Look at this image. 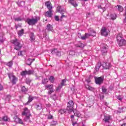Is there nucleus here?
<instances>
[{
	"label": "nucleus",
	"instance_id": "32",
	"mask_svg": "<svg viewBox=\"0 0 126 126\" xmlns=\"http://www.w3.org/2000/svg\"><path fill=\"white\" fill-rule=\"evenodd\" d=\"M90 33L92 34V36H96V32L94 30H90Z\"/></svg>",
	"mask_w": 126,
	"mask_h": 126
},
{
	"label": "nucleus",
	"instance_id": "45",
	"mask_svg": "<svg viewBox=\"0 0 126 126\" xmlns=\"http://www.w3.org/2000/svg\"><path fill=\"white\" fill-rule=\"evenodd\" d=\"M69 55L71 56H74V55H75V52H74L73 51H70L69 52Z\"/></svg>",
	"mask_w": 126,
	"mask_h": 126
},
{
	"label": "nucleus",
	"instance_id": "43",
	"mask_svg": "<svg viewBox=\"0 0 126 126\" xmlns=\"http://www.w3.org/2000/svg\"><path fill=\"white\" fill-rule=\"evenodd\" d=\"M117 99L118 100H119V101H122V100L124 99V96L122 97V96L119 95L118 96H117Z\"/></svg>",
	"mask_w": 126,
	"mask_h": 126
},
{
	"label": "nucleus",
	"instance_id": "60",
	"mask_svg": "<svg viewBox=\"0 0 126 126\" xmlns=\"http://www.w3.org/2000/svg\"><path fill=\"white\" fill-rule=\"evenodd\" d=\"M1 54V49H0V55Z\"/></svg>",
	"mask_w": 126,
	"mask_h": 126
},
{
	"label": "nucleus",
	"instance_id": "46",
	"mask_svg": "<svg viewBox=\"0 0 126 126\" xmlns=\"http://www.w3.org/2000/svg\"><path fill=\"white\" fill-rule=\"evenodd\" d=\"M6 65L8 66H12V62H9L8 63H7L6 64Z\"/></svg>",
	"mask_w": 126,
	"mask_h": 126
},
{
	"label": "nucleus",
	"instance_id": "64",
	"mask_svg": "<svg viewBox=\"0 0 126 126\" xmlns=\"http://www.w3.org/2000/svg\"><path fill=\"white\" fill-rule=\"evenodd\" d=\"M120 110H123V108H119Z\"/></svg>",
	"mask_w": 126,
	"mask_h": 126
},
{
	"label": "nucleus",
	"instance_id": "61",
	"mask_svg": "<svg viewBox=\"0 0 126 126\" xmlns=\"http://www.w3.org/2000/svg\"><path fill=\"white\" fill-rule=\"evenodd\" d=\"M90 14H91L90 13H88V15H90Z\"/></svg>",
	"mask_w": 126,
	"mask_h": 126
},
{
	"label": "nucleus",
	"instance_id": "40",
	"mask_svg": "<svg viewBox=\"0 0 126 126\" xmlns=\"http://www.w3.org/2000/svg\"><path fill=\"white\" fill-rule=\"evenodd\" d=\"M28 91V90L25 86L22 87V92H26Z\"/></svg>",
	"mask_w": 126,
	"mask_h": 126
},
{
	"label": "nucleus",
	"instance_id": "26",
	"mask_svg": "<svg viewBox=\"0 0 126 126\" xmlns=\"http://www.w3.org/2000/svg\"><path fill=\"white\" fill-rule=\"evenodd\" d=\"M33 100H34V97H33L32 96H29V100H28V102L25 104V105H28V104H29L30 103H31V102H32V101H33Z\"/></svg>",
	"mask_w": 126,
	"mask_h": 126
},
{
	"label": "nucleus",
	"instance_id": "28",
	"mask_svg": "<svg viewBox=\"0 0 126 126\" xmlns=\"http://www.w3.org/2000/svg\"><path fill=\"white\" fill-rule=\"evenodd\" d=\"M116 7H118V10H119V11H120V12H123V11H124V8H123L122 6L118 5L116 6Z\"/></svg>",
	"mask_w": 126,
	"mask_h": 126
},
{
	"label": "nucleus",
	"instance_id": "17",
	"mask_svg": "<svg viewBox=\"0 0 126 126\" xmlns=\"http://www.w3.org/2000/svg\"><path fill=\"white\" fill-rule=\"evenodd\" d=\"M14 121L15 123H17V124H20V125H23V122L22 121V120L17 117H16L15 118Z\"/></svg>",
	"mask_w": 126,
	"mask_h": 126
},
{
	"label": "nucleus",
	"instance_id": "52",
	"mask_svg": "<svg viewBox=\"0 0 126 126\" xmlns=\"http://www.w3.org/2000/svg\"><path fill=\"white\" fill-rule=\"evenodd\" d=\"M64 17H66V16L64 15H62L61 18L62 19H63V18H64Z\"/></svg>",
	"mask_w": 126,
	"mask_h": 126
},
{
	"label": "nucleus",
	"instance_id": "47",
	"mask_svg": "<svg viewBox=\"0 0 126 126\" xmlns=\"http://www.w3.org/2000/svg\"><path fill=\"white\" fill-rule=\"evenodd\" d=\"M74 116H75V117H79V116H80V114L79 113V112H76L74 113Z\"/></svg>",
	"mask_w": 126,
	"mask_h": 126
},
{
	"label": "nucleus",
	"instance_id": "36",
	"mask_svg": "<svg viewBox=\"0 0 126 126\" xmlns=\"http://www.w3.org/2000/svg\"><path fill=\"white\" fill-rule=\"evenodd\" d=\"M66 82V80L63 79V80H62L61 84H60L59 85L63 87V86H64V83H65Z\"/></svg>",
	"mask_w": 126,
	"mask_h": 126
},
{
	"label": "nucleus",
	"instance_id": "22",
	"mask_svg": "<svg viewBox=\"0 0 126 126\" xmlns=\"http://www.w3.org/2000/svg\"><path fill=\"white\" fill-rule=\"evenodd\" d=\"M57 12H60L61 13V14H63V8H62V6H58L57 7Z\"/></svg>",
	"mask_w": 126,
	"mask_h": 126
},
{
	"label": "nucleus",
	"instance_id": "25",
	"mask_svg": "<svg viewBox=\"0 0 126 126\" xmlns=\"http://www.w3.org/2000/svg\"><path fill=\"white\" fill-rule=\"evenodd\" d=\"M23 34H24V29H22V30L19 31L18 32V34L19 36V37H21V36H22V35H23Z\"/></svg>",
	"mask_w": 126,
	"mask_h": 126
},
{
	"label": "nucleus",
	"instance_id": "27",
	"mask_svg": "<svg viewBox=\"0 0 126 126\" xmlns=\"http://www.w3.org/2000/svg\"><path fill=\"white\" fill-rule=\"evenodd\" d=\"M35 61V59H29L28 62H30V63H27V65H31L32 63Z\"/></svg>",
	"mask_w": 126,
	"mask_h": 126
},
{
	"label": "nucleus",
	"instance_id": "34",
	"mask_svg": "<svg viewBox=\"0 0 126 126\" xmlns=\"http://www.w3.org/2000/svg\"><path fill=\"white\" fill-rule=\"evenodd\" d=\"M110 17L112 20H115L117 18V15L116 14H112L110 15Z\"/></svg>",
	"mask_w": 126,
	"mask_h": 126
},
{
	"label": "nucleus",
	"instance_id": "4",
	"mask_svg": "<svg viewBox=\"0 0 126 126\" xmlns=\"http://www.w3.org/2000/svg\"><path fill=\"white\" fill-rule=\"evenodd\" d=\"M73 106H74V103H73L72 100H70L69 102H68L66 108L68 113H71L73 112Z\"/></svg>",
	"mask_w": 126,
	"mask_h": 126
},
{
	"label": "nucleus",
	"instance_id": "44",
	"mask_svg": "<svg viewBox=\"0 0 126 126\" xmlns=\"http://www.w3.org/2000/svg\"><path fill=\"white\" fill-rule=\"evenodd\" d=\"M15 21H21L22 20V19L21 18H16L14 19Z\"/></svg>",
	"mask_w": 126,
	"mask_h": 126
},
{
	"label": "nucleus",
	"instance_id": "31",
	"mask_svg": "<svg viewBox=\"0 0 126 126\" xmlns=\"http://www.w3.org/2000/svg\"><path fill=\"white\" fill-rule=\"evenodd\" d=\"M48 82H49V79L47 78L44 79L42 81V84L46 85L47 83H48Z\"/></svg>",
	"mask_w": 126,
	"mask_h": 126
},
{
	"label": "nucleus",
	"instance_id": "23",
	"mask_svg": "<svg viewBox=\"0 0 126 126\" xmlns=\"http://www.w3.org/2000/svg\"><path fill=\"white\" fill-rule=\"evenodd\" d=\"M85 87L86 89H88V90H89L90 91H94V88L90 87L88 85H85Z\"/></svg>",
	"mask_w": 126,
	"mask_h": 126
},
{
	"label": "nucleus",
	"instance_id": "42",
	"mask_svg": "<svg viewBox=\"0 0 126 126\" xmlns=\"http://www.w3.org/2000/svg\"><path fill=\"white\" fill-rule=\"evenodd\" d=\"M62 88H63V87H61V86H60V85H59L58 87H57L56 88V91H60V90H61V89H62Z\"/></svg>",
	"mask_w": 126,
	"mask_h": 126
},
{
	"label": "nucleus",
	"instance_id": "18",
	"mask_svg": "<svg viewBox=\"0 0 126 126\" xmlns=\"http://www.w3.org/2000/svg\"><path fill=\"white\" fill-rule=\"evenodd\" d=\"M73 1H74V0H68V2H69V3L71 4V5H73V6H74V7H77V6H78V4L76 3V2L74 3L73 2Z\"/></svg>",
	"mask_w": 126,
	"mask_h": 126
},
{
	"label": "nucleus",
	"instance_id": "56",
	"mask_svg": "<svg viewBox=\"0 0 126 126\" xmlns=\"http://www.w3.org/2000/svg\"><path fill=\"white\" fill-rule=\"evenodd\" d=\"M56 125H57V123H56L55 124H52L51 126H56Z\"/></svg>",
	"mask_w": 126,
	"mask_h": 126
},
{
	"label": "nucleus",
	"instance_id": "59",
	"mask_svg": "<svg viewBox=\"0 0 126 126\" xmlns=\"http://www.w3.org/2000/svg\"><path fill=\"white\" fill-rule=\"evenodd\" d=\"M27 63H30V61H28H28H27Z\"/></svg>",
	"mask_w": 126,
	"mask_h": 126
},
{
	"label": "nucleus",
	"instance_id": "63",
	"mask_svg": "<svg viewBox=\"0 0 126 126\" xmlns=\"http://www.w3.org/2000/svg\"><path fill=\"white\" fill-rule=\"evenodd\" d=\"M16 29H17V28H18V27L17 26H16Z\"/></svg>",
	"mask_w": 126,
	"mask_h": 126
},
{
	"label": "nucleus",
	"instance_id": "41",
	"mask_svg": "<svg viewBox=\"0 0 126 126\" xmlns=\"http://www.w3.org/2000/svg\"><path fill=\"white\" fill-rule=\"evenodd\" d=\"M102 91L103 93H106V92H107V89H106V87L103 86L102 87Z\"/></svg>",
	"mask_w": 126,
	"mask_h": 126
},
{
	"label": "nucleus",
	"instance_id": "54",
	"mask_svg": "<svg viewBox=\"0 0 126 126\" xmlns=\"http://www.w3.org/2000/svg\"><path fill=\"white\" fill-rule=\"evenodd\" d=\"M121 126H126V123L123 124Z\"/></svg>",
	"mask_w": 126,
	"mask_h": 126
},
{
	"label": "nucleus",
	"instance_id": "48",
	"mask_svg": "<svg viewBox=\"0 0 126 126\" xmlns=\"http://www.w3.org/2000/svg\"><path fill=\"white\" fill-rule=\"evenodd\" d=\"M55 19L56 21H59V20H60V19L59 18V16H55Z\"/></svg>",
	"mask_w": 126,
	"mask_h": 126
},
{
	"label": "nucleus",
	"instance_id": "14",
	"mask_svg": "<svg viewBox=\"0 0 126 126\" xmlns=\"http://www.w3.org/2000/svg\"><path fill=\"white\" fill-rule=\"evenodd\" d=\"M119 46L122 47L123 46H126V40L125 39H121L118 42Z\"/></svg>",
	"mask_w": 126,
	"mask_h": 126
},
{
	"label": "nucleus",
	"instance_id": "10",
	"mask_svg": "<svg viewBox=\"0 0 126 126\" xmlns=\"http://www.w3.org/2000/svg\"><path fill=\"white\" fill-rule=\"evenodd\" d=\"M22 115V116H27V115H30V110H29L27 107L24 108L23 109V111Z\"/></svg>",
	"mask_w": 126,
	"mask_h": 126
},
{
	"label": "nucleus",
	"instance_id": "2",
	"mask_svg": "<svg viewBox=\"0 0 126 126\" xmlns=\"http://www.w3.org/2000/svg\"><path fill=\"white\" fill-rule=\"evenodd\" d=\"M11 43L14 45V50H16L17 51H19L20 49L22 48V45L17 39L15 38L11 40Z\"/></svg>",
	"mask_w": 126,
	"mask_h": 126
},
{
	"label": "nucleus",
	"instance_id": "30",
	"mask_svg": "<svg viewBox=\"0 0 126 126\" xmlns=\"http://www.w3.org/2000/svg\"><path fill=\"white\" fill-rule=\"evenodd\" d=\"M101 62H98L96 65V66H95V68H96V70H99V68L101 67Z\"/></svg>",
	"mask_w": 126,
	"mask_h": 126
},
{
	"label": "nucleus",
	"instance_id": "39",
	"mask_svg": "<svg viewBox=\"0 0 126 126\" xmlns=\"http://www.w3.org/2000/svg\"><path fill=\"white\" fill-rule=\"evenodd\" d=\"M21 75H22V76H25L26 75H27L26 70L22 71L21 72Z\"/></svg>",
	"mask_w": 126,
	"mask_h": 126
},
{
	"label": "nucleus",
	"instance_id": "24",
	"mask_svg": "<svg viewBox=\"0 0 126 126\" xmlns=\"http://www.w3.org/2000/svg\"><path fill=\"white\" fill-rule=\"evenodd\" d=\"M30 116H31V114H29V116L26 115V118L24 119L25 122H31V120H30Z\"/></svg>",
	"mask_w": 126,
	"mask_h": 126
},
{
	"label": "nucleus",
	"instance_id": "1",
	"mask_svg": "<svg viewBox=\"0 0 126 126\" xmlns=\"http://www.w3.org/2000/svg\"><path fill=\"white\" fill-rule=\"evenodd\" d=\"M39 20H40V17H35V18H28L26 20V22H27L29 25L32 26L33 25H35L36 23H38Z\"/></svg>",
	"mask_w": 126,
	"mask_h": 126
},
{
	"label": "nucleus",
	"instance_id": "38",
	"mask_svg": "<svg viewBox=\"0 0 126 126\" xmlns=\"http://www.w3.org/2000/svg\"><path fill=\"white\" fill-rule=\"evenodd\" d=\"M59 113H60V114L61 115H63V114H65V113H66V110L65 109H61L59 111Z\"/></svg>",
	"mask_w": 126,
	"mask_h": 126
},
{
	"label": "nucleus",
	"instance_id": "33",
	"mask_svg": "<svg viewBox=\"0 0 126 126\" xmlns=\"http://www.w3.org/2000/svg\"><path fill=\"white\" fill-rule=\"evenodd\" d=\"M36 110H42V104H37L36 105Z\"/></svg>",
	"mask_w": 126,
	"mask_h": 126
},
{
	"label": "nucleus",
	"instance_id": "12",
	"mask_svg": "<svg viewBox=\"0 0 126 126\" xmlns=\"http://www.w3.org/2000/svg\"><path fill=\"white\" fill-rule=\"evenodd\" d=\"M79 36H81V39L82 40H86V39H87V38H89L90 36H92L91 33H85V35L82 36L81 33L78 34Z\"/></svg>",
	"mask_w": 126,
	"mask_h": 126
},
{
	"label": "nucleus",
	"instance_id": "37",
	"mask_svg": "<svg viewBox=\"0 0 126 126\" xmlns=\"http://www.w3.org/2000/svg\"><path fill=\"white\" fill-rule=\"evenodd\" d=\"M49 81L51 83H54V82H55V77L50 76L49 78Z\"/></svg>",
	"mask_w": 126,
	"mask_h": 126
},
{
	"label": "nucleus",
	"instance_id": "29",
	"mask_svg": "<svg viewBox=\"0 0 126 126\" xmlns=\"http://www.w3.org/2000/svg\"><path fill=\"white\" fill-rule=\"evenodd\" d=\"M27 75H31V74H34V71L29 70L28 71L26 70Z\"/></svg>",
	"mask_w": 126,
	"mask_h": 126
},
{
	"label": "nucleus",
	"instance_id": "62",
	"mask_svg": "<svg viewBox=\"0 0 126 126\" xmlns=\"http://www.w3.org/2000/svg\"><path fill=\"white\" fill-rule=\"evenodd\" d=\"M87 0H84V1H87Z\"/></svg>",
	"mask_w": 126,
	"mask_h": 126
},
{
	"label": "nucleus",
	"instance_id": "20",
	"mask_svg": "<svg viewBox=\"0 0 126 126\" xmlns=\"http://www.w3.org/2000/svg\"><path fill=\"white\" fill-rule=\"evenodd\" d=\"M31 42H34L35 41V34L33 32H31L30 35Z\"/></svg>",
	"mask_w": 126,
	"mask_h": 126
},
{
	"label": "nucleus",
	"instance_id": "9",
	"mask_svg": "<svg viewBox=\"0 0 126 126\" xmlns=\"http://www.w3.org/2000/svg\"><path fill=\"white\" fill-rule=\"evenodd\" d=\"M51 54L52 55H56V56H61V53L57 49H53L51 50Z\"/></svg>",
	"mask_w": 126,
	"mask_h": 126
},
{
	"label": "nucleus",
	"instance_id": "5",
	"mask_svg": "<svg viewBox=\"0 0 126 126\" xmlns=\"http://www.w3.org/2000/svg\"><path fill=\"white\" fill-rule=\"evenodd\" d=\"M45 89L48 91V94L51 95L52 93H54V85L53 84H48L45 86Z\"/></svg>",
	"mask_w": 126,
	"mask_h": 126
},
{
	"label": "nucleus",
	"instance_id": "8",
	"mask_svg": "<svg viewBox=\"0 0 126 126\" xmlns=\"http://www.w3.org/2000/svg\"><path fill=\"white\" fill-rule=\"evenodd\" d=\"M101 47H102V49L101 50V52L102 53V55L103 56H106L107 55V50H108V46L107 44H101Z\"/></svg>",
	"mask_w": 126,
	"mask_h": 126
},
{
	"label": "nucleus",
	"instance_id": "49",
	"mask_svg": "<svg viewBox=\"0 0 126 126\" xmlns=\"http://www.w3.org/2000/svg\"><path fill=\"white\" fill-rule=\"evenodd\" d=\"M18 55L23 56V54H22V51L19 52L18 53Z\"/></svg>",
	"mask_w": 126,
	"mask_h": 126
},
{
	"label": "nucleus",
	"instance_id": "3",
	"mask_svg": "<svg viewBox=\"0 0 126 126\" xmlns=\"http://www.w3.org/2000/svg\"><path fill=\"white\" fill-rule=\"evenodd\" d=\"M8 76L10 79V82L13 85L16 84L17 81H18V78H17L14 75H11V74H8Z\"/></svg>",
	"mask_w": 126,
	"mask_h": 126
},
{
	"label": "nucleus",
	"instance_id": "51",
	"mask_svg": "<svg viewBox=\"0 0 126 126\" xmlns=\"http://www.w3.org/2000/svg\"><path fill=\"white\" fill-rule=\"evenodd\" d=\"M53 115H49L48 116V120H51V119H53Z\"/></svg>",
	"mask_w": 126,
	"mask_h": 126
},
{
	"label": "nucleus",
	"instance_id": "53",
	"mask_svg": "<svg viewBox=\"0 0 126 126\" xmlns=\"http://www.w3.org/2000/svg\"><path fill=\"white\" fill-rule=\"evenodd\" d=\"M75 125H76V126H78L77 123H74L72 124V126H75Z\"/></svg>",
	"mask_w": 126,
	"mask_h": 126
},
{
	"label": "nucleus",
	"instance_id": "7",
	"mask_svg": "<svg viewBox=\"0 0 126 126\" xmlns=\"http://www.w3.org/2000/svg\"><path fill=\"white\" fill-rule=\"evenodd\" d=\"M94 80L96 84H98L99 85H100L102 84V83H103V81H104V78L101 77H95Z\"/></svg>",
	"mask_w": 126,
	"mask_h": 126
},
{
	"label": "nucleus",
	"instance_id": "11",
	"mask_svg": "<svg viewBox=\"0 0 126 126\" xmlns=\"http://www.w3.org/2000/svg\"><path fill=\"white\" fill-rule=\"evenodd\" d=\"M45 6L47 7L49 10H53V6L50 1H48L45 2Z\"/></svg>",
	"mask_w": 126,
	"mask_h": 126
},
{
	"label": "nucleus",
	"instance_id": "35",
	"mask_svg": "<svg viewBox=\"0 0 126 126\" xmlns=\"http://www.w3.org/2000/svg\"><path fill=\"white\" fill-rule=\"evenodd\" d=\"M47 27L49 31H52L53 30V26H52V25L48 24Z\"/></svg>",
	"mask_w": 126,
	"mask_h": 126
},
{
	"label": "nucleus",
	"instance_id": "55",
	"mask_svg": "<svg viewBox=\"0 0 126 126\" xmlns=\"http://www.w3.org/2000/svg\"><path fill=\"white\" fill-rule=\"evenodd\" d=\"M71 119H74V115H71Z\"/></svg>",
	"mask_w": 126,
	"mask_h": 126
},
{
	"label": "nucleus",
	"instance_id": "6",
	"mask_svg": "<svg viewBox=\"0 0 126 126\" xmlns=\"http://www.w3.org/2000/svg\"><path fill=\"white\" fill-rule=\"evenodd\" d=\"M109 33H110V31L107 29L105 27H102L100 30V34L101 36H104V37H106L109 35Z\"/></svg>",
	"mask_w": 126,
	"mask_h": 126
},
{
	"label": "nucleus",
	"instance_id": "57",
	"mask_svg": "<svg viewBox=\"0 0 126 126\" xmlns=\"http://www.w3.org/2000/svg\"><path fill=\"white\" fill-rule=\"evenodd\" d=\"M98 8L102 9V6H101V5L98 6Z\"/></svg>",
	"mask_w": 126,
	"mask_h": 126
},
{
	"label": "nucleus",
	"instance_id": "16",
	"mask_svg": "<svg viewBox=\"0 0 126 126\" xmlns=\"http://www.w3.org/2000/svg\"><path fill=\"white\" fill-rule=\"evenodd\" d=\"M52 10H49V11H47L46 12H45V16L49 18L52 17V16H53Z\"/></svg>",
	"mask_w": 126,
	"mask_h": 126
},
{
	"label": "nucleus",
	"instance_id": "13",
	"mask_svg": "<svg viewBox=\"0 0 126 126\" xmlns=\"http://www.w3.org/2000/svg\"><path fill=\"white\" fill-rule=\"evenodd\" d=\"M102 66L104 68V69H109L110 67H111V63L107 62H104L102 64Z\"/></svg>",
	"mask_w": 126,
	"mask_h": 126
},
{
	"label": "nucleus",
	"instance_id": "15",
	"mask_svg": "<svg viewBox=\"0 0 126 126\" xmlns=\"http://www.w3.org/2000/svg\"><path fill=\"white\" fill-rule=\"evenodd\" d=\"M111 119V116L105 115V116H104V118L103 119V121L104 122H105V123H110Z\"/></svg>",
	"mask_w": 126,
	"mask_h": 126
},
{
	"label": "nucleus",
	"instance_id": "21",
	"mask_svg": "<svg viewBox=\"0 0 126 126\" xmlns=\"http://www.w3.org/2000/svg\"><path fill=\"white\" fill-rule=\"evenodd\" d=\"M121 40H123V34H122V33H119L117 35V42H119V41H121Z\"/></svg>",
	"mask_w": 126,
	"mask_h": 126
},
{
	"label": "nucleus",
	"instance_id": "58",
	"mask_svg": "<svg viewBox=\"0 0 126 126\" xmlns=\"http://www.w3.org/2000/svg\"><path fill=\"white\" fill-rule=\"evenodd\" d=\"M28 82H29V83H30V82H31V80H29Z\"/></svg>",
	"mask_w": 126,
	"mask_h": 126
},
{
	"label": "nucleus",
	"instance_id": "19",
	"mask_svg": "<svg viewBox=\"0 0 126 126\" xmlns=\"http://www.w3.org/2000/svg\"><path fill=\"white\" fill-rule=\"evenodd\" d=\"M2 121L4 122H7L8 121V117L7 116H5L2 117V118H0V124H2Z\"/></svg>",
	"mask_w": 126,
	"mask_h": 126
},
{
	"label": "nucleus",
	"instance_id": "50",
	"mask_svg": "<svg viewBox=\"0 0 126 126\" xmlns=\"http://www.w3.org/2000/svg\"><path fill=\"white\" fill-rule=\"evenodd\" d=\"M3 90V86L0 84V91H2Z\"/></svg>",
	"mask_w": 126,
	"mask_h": 126
}]
</instances>
